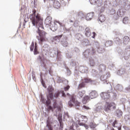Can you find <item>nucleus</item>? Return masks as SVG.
I'll use <instances>...</instances> for the list:
<instances>
[{"label": "nucleus", "mask_w": 130, "mask_h": 130, "mask_svg": "<svg viewBox=\"0 0 130 130\" xmlns=\"http://www.w3.org/2000/svg\"><path fill=\"white\" fill-rule=\"evenodd\" d=\"M32 14L29 16V19L33 25V26H37L38 27V31L39 36L37 37V39L40 41V44H42L43 42L46 41V33L45 31L42 30L43 27V18L41 17L39 13L36 14V10H34L32 11Z\"/></svg>", "instance_id": "nucleus-1"}, {"label": "nucleus", "mask_w": 130, "mask_h": 130, "mask_svg": "<svg viewBox=\"0 0 130 130\" xmlns=\"http://www.w3.org/2000/svg\"><path fill=\"white\" fill-rule=\"evenodd\" d=\"M111 130H115V129H114L113 128H112L111 129Z\"/></svg>", "instance_id": "nucleus-48"}, {"label": "nucleus", "mask_w": 130, "mask_h": 130, "mask_svg": "<svg viewBox=\"0 0 130 130\" xmlns=\"http://www.w3.org/2000/svg\"><path fill=\"white\" fill-rule=\"evenodd\" d=\"M70 129L75 130V129H74V127H73V126H70Z\"/></svg>", "instance_id": "nucleus-41"}, {"label": "nucleus", "mask_w": 130, "mask_h": 130, "mask_svg": "<svg viewBox=\"0 0 130 130\" xmlns=\"http://www.w3.org/2000/svg\"><path fill=\"white\" fill-rule=\"evenodd\" d=\"M70 87L69 85H68L67 87H64V91H69V89H70Z\"/></svg>", "instance_id": "nucleus-36"}, {"label": "nucleus", "mask_w": 130, "mask_h": 130, "mask_svg": "<svg viewBox=\"0 0 130 130\" xmlns=\"http://www.w3.org/2000/svg\"><path fill=\"white\" fill-rule=\"evenodd\" d=\"M74 21H73V20H71V19H69L68 20V22L69 23H73Z\"/></svg>", "instance_id": "nucleus-40"}, {"label": "nucleus", "mask_w": 130, "mask_h": 130, "mask_svg": "<svg viewBox=\"0 0 130 130\" xmlns=\"http://www.w3.org/2000/svg\"><path fill=\"white\" fill-rule=\"evenodd\" d=\"M85 93H86V91H85L84 90L79 91H78V92L77 93V97L79 99L82 98L83 96H84V95H85Z\"/></svg>", "instance_id": "nucleus-10"}, {"label": "nucleus", "mask_w": 130, "mask_h": 130, "mask_svg": "<svg viewBox=\"0 0 130 130\" xmlns=\"http://www.w3.org/2000/svg\"><path fill=\"white\" fill-rule=\"evenodd\" d=\"M127 116H128V115H126V117H127Z\"/></svg>", "instance_id": "nucleus-49"}, {"label": "nucleus", "mask_w": 130, "mask_h": 130, "mask_svg": "<svg viewBox=\"0 0 130 130\" xmlns=\"http://www.w3.org/2000/svg\"><path fill=\"white\" fill-rule=\"evenodd\" d=\"M47 111H48V112H49L50 110H52V107H51V106H47Z\"/></svg>", "instance_id": "nucleus-34"}, {"label": "nucleus", "mask_w": 130, "mask_h": 130, "mask_svg": "<svg viewBox=\"0 0 130 130\" xmlns=\"http://www.w3.org/2000/svg\"><path fill=\"white\" fill-rule=\"evenodd\" d=\"M91 81L90 78L88 77H85L83 79H82V82H84V84L85 83H90Z\"/></svg>", "instance_id": "nucleus-20"}, {"label": "nucleus", "mask_w": 130, "mask_h": 130, "mask_svg": "<svg viewBox=\"0 0 130 130\" xmlns=\"http://www.w3.org/2000/svg\"><path fill=\"white\" fill-rule=\"evenodd\" d=\"M51 22H52V17L51 16H48L45 20V24L48 26H50L52 31H56L57 30V26H56L55 22H54V26H51Z\"/></svg>", "instance_id": "nucleus-4"}, {"label": "nucleus", "mask_w": 130, "mask_h": 130, "mask_svg": "<svg viewBox=\"0 0 130 130\" xmlns=\"http://www.w3.org/2000/svg\"><path fill=\"white\" fill-rule=\"evenodd\" d=\"M92 34H93V36L92 37V38L96 37V33H95V32H92Z\"/></svg>", "instance_id": "nucleus-39"}, {"label": "nucleus", "mask_w": 130, "mask_h": 130, "mask_svg": "<svg viewBox=\"0 0 130 130\" xmlns=\"http://www.w3.org/2000/svg\"><path fill=\"white\" fill-rule=\"evenodd\" d=\"M89 2L91 5H96V0H89Z\"/></svg>", "instance_id": "nucleus-32"}, {"label": "nucleus", "mask_w": 130, "mask_h": 130, "mask_svg": "<svg viewBox=\"0 0 130 130\" xmlns=\"http://www.w3.org/2000/svg\"><path fill=\"white\" fill-rule=\"evenodd\" d=\"M85 86H86V84H85V83H84V82L82 81V82L79 84V85H78V89L80 90L81 89H82V88H85Z\"/></svg>", "instance_id": "nucleus-17"}, {"label": "nucleus", "mask_w": 130, "mask_h": 130, "mask_svg": "<svg viewBox=\"0 0 130 130\" xmlns=\"http://www.w3.org/2000/svg\"><path fill=\"white\" fill-rule=\"evenodd\" d=\"M89 99H90V98L89 97V96L88 95L85 96L82 100V102L84 104H86L87 103V101H88Z\"/></svg>", "instance_id": "nucleus-18"}, {"label": "nucleus", "mask_w": 130, "mask_h": 130, "mask_svg": "<svg viewBox=\"0 0 130 130\" xmlns=\"http://www.w3.org/2000/svg\"><path fill=\"white\" fill-rule=\"evenodd\" d=\"M95 50L94 49H92V50H91V55L95 54Z\"/></svg>", "instance_id": "nucleus-38"}, {"label": "nucleus", "mask_w": 130, "mask_h": 130, "mask_svg": "<svg viewBox=\"0 0 130 130\" xmlns=\"http://www.w3.org/2000/svg\"><path fill=\"white\" fill-rule=\"evenodd\" d=\"M123 24H127V23H128V17H125L123 19Z\"/></svg>", "instance_id": "nucleus-25"}, {"label": "nucleus", "mask_w": 130, "mask_h": 130, "mask_svg": "<svg viewBox=\"0 0 130 130\" xmlns=\"http://www.w3.org/2000/svg\"><path fill=\"white\" fill-rule=\"evenodd\" d=\"M34 52L35 55L39 54V52L37 50V43H35V49H34Z\"/></svg>", "instance_id": "nucleus-19"}, {"label": "nucleus", "mask_w": 130, "mask_h": 130, "mask_svg": "<svg viewBox=\"0 0 130 130\" xmlns=\"http://www.w3.org/2000/svg\"><path fill=\"white\" fill-rule=\"evenodd\" d=\"M118 130H121V127L118 128Z\"/></svg>", "instance_id": "nucleus-46"}, {"label": "nucleus", "mask_w": 130, "mask_h": 130, "mask_svg": "<svg viewBox=\"0 0 130 130\" xmlns=\"http://www.w3.org/2000/svg\"><path fill=\"white\" fill-rule=\"evenodd\" d=\"M61 37H62V35L55 36L53 38V39L54 40H59V39L61 38Z\"/></svg>", "instance_id": "nucleus-28"}, {"label": "nucleus", "mask_w": 130, "mask_h": 130, "mask_svg": "<svg viewBox=\"0 0 130 130\" xmlns=\"http://www.w3.org/2000/svg\"><path fill=\"white\" fill-rule=\"evenodd\" d=\"M85 123H84V125H83L85 126V127L86 128H88V125H86Z\"/></svg>", "instance_id": "nucleus-42"}, {"label": "nucleus", "mask_w": 130, "mask_h": 130, "mask_svg": "<svg viewBox=\"0 0 130 130\" xmlns=\"http://www.w3.org/2000/svg\"><path fill=\"white\" fill-rule=\"evenodd\" d=\"M53 108H58V106L57 105V103H56V101H54V103L53 104Z\"/></svg>", "instance_id": "nucleus-29"}, {"label": "nucleus", "mask_w": 130, "mask_h": 130, "mask_svg": "<svg viewBox=\"0 0 130 130\" xmlns=\"http://www.w3.org/2000/svg\"><path fill=\"white\" fill-rule=\"evenodd\" d=\"M95 111H97V112L99 111V108H96V109L95 110Z\"/></svg>", "instance_id": "nucleus-43"}, {"label": "nucleus", "mask_w": 130, "mask_h": 130, "mask_svg": "<svg viewBox=\"0 0 130 130\" xmlns=\"http://www.w3.org/2000/svg\"><path fill=\"white\" fill-rule=\"evenodd\" d=\"M58 119L59 120L60 125H61V123L62 122V120L61 118H58Z\"/></svg>", "instance_id": "nucleus-37"}, {"label": "nucleus", "mask_w": 130, "mask_h": 130, "mask_svg": "<svg viewBox=\"0 0 130 130\" xmlns=\"http://www.w3.org/2000/svg\"><path fill=\"white\" fill-rule=\"evenodd\" d=\"M85 31L86 36H87V37H90V36H91V30H90V28L89 27H86L85 29Z\"/></svg>", "instance_id": "nucleus-12"}, {"label": "nucleus", "mask_w": 130, "mask_h": 130, "mask_svg": "<svg viewBox=\"0 0 130 130\" xmlns=\"http://www.w3.org/2000/svg\"><path fill=\"white\" fill-rule=\"evenodd\" d=\"M53 7L55 9H59V8H60V3L58 1H55L54 2Z\"/></svg>", "instance_id": "nucleus-14"}, {"label": "nucleus", "mask_w": 130, "mask_h": 130, "mask_svg": "<svg viewBox=\"0 0 130 130\" xmlns=\"http://www.w3.org/2000/svg\"><path fill=\"white\" fill-rule=\"evenodd\" d=\"M44 1L45 2V0H44Z\"/></svg>", "instance_id": "nucleus-51"}, {"label": "nucleus", "mask_w": 130, "mask_h": 130, "mask_svg": "<svg viewBox=\"0 0 130 130\" xmlns=\"http://www.w3.org/2000/svg\"><path fill=\"white\" fill-rule=\"evenodd\" d=\"M96 5H97L98 7L101 6L102 5L103 0H96Z\"/></svg>", "instance_id": "nucleus-26"}, {"label": "nucleus", "mask_w": 130, "mask_h": 130, "mask_svg": "<svg viewBox=\"0 0 130 130\" xmlns=\"http://www.w3.org/2000/svg\"><path fill=\"white\" fill-rule=\"evenodd\" d=\"M51 103V102L50 101V99H48V100L46 102V104L47 106H50Z\"/></svg>", "instance_id": "nucleus-31"}, {"label": "nucleus", "mask_w": 130, "mask_h": 130, "mask_svg": "<svg viewBox=\"0 0 130 130\" xmlns=\"http://www.w3.org/2000/svg\"><path fill=\"white\" fill-rule=\"evenodd\" d=\"M30 51H33L34 49V42H32L31 43V44L30 46Z\"/></svg>", "instance_id": "nucleus-30"}, {"label": "nucleus", "mask_w": 130, "mask_h": 130, "mask_svg": "<svg viewBox=\"0 0 130 130\" xmlns=\"http://www.w3.org/2000/svg\"><path fill=\"white\" fill-rule=\"evenodd\" d=\"M83 108H84V109H86V110H89L91 109L89 107H87L86 106H85V105L83 106Z\"/></svg>", "instance_id": "nucleus-35"}, {"label": "nucleus", "mask_w": 130, "mask_h": 130, "mask_svg": "<svg viewBox=\"0 0 130 130\" xmlns=\"http://www.w3.org/2000/svg\"><path fill=\"white\" fill-rule=\"evenodd\" d=\"M60 93L62 94V96L63 97H66V93H64V91L63 90L61 91H57V92H55L54 96L55 97V98H58V97H59V94H60Z\"/></svg>", "instance_id": "nucleus-9"}, {"label": "nucleus", "mask_w": 130, "mask_h": 130, "mask_svg": "<svg viewBox=\"0 0 130 130\" xmlns=\"http://www.w3.org/2000/svg\"><path fill=\"white\" fill-rule=\"evenodd\" d=\"M99 70L101 71V72H102V71H105L106 70V66L105 64H101L99 66Z\"/></svg>", "instance_id": "nucleus-15"}, {"label": "nucleus", "mask_w": 130, "mask_h": 130, "mask_svg": "<svg viewBox=\"0 0 130 130\" xmlns=\"http://www.w3.org/2000/svg\"><path fill=\"white\" fill-rule=\"evenodd\" d=\"M67 95H70V94H69V93H67Z\"/></svg>", "instance_id": "nucleus-50"}, {"label": "nucleus", "mask_w": 130, "mask_h": 130, "mask_svg": "<svg viewBox=\"0 0 130 130\" xmlns=\"http://www.w3.org/2000/svg\"><path fill=\"white\" fill-rule=\"evenodd\" d=\"M68 105L70 107H72L74 105L75 106L76 108L77 109H80V106H81V103L78 102L76 100V99L74 98V96H71L70 101L68 103Z\"/></svg>", "instance_id": "nucleus-3"}, {"label": "nucleus", "mask_w": 130, "mask_h": 130, "mask_svg": "<svg viewBox=\"0 0 130 130\" xmlns=\"http://www.w3.org/2000/svg\"><path fill=\"white\" fill-rule=\"evenodd\" d=\"M90 53H91V50L87 49L83 52V55L85 57H88L90 55Z\"/></svg>", "instance_id": "nucleus-11"}, {"label": "nucleus", "mask_w": 130, "mask_h": 130, "mask_svg": "<svg viewBox=\"0 0 130 130\" xmlns=\"http://www.w3.org/2000/svg\"><path fill=\"white\" fill-rule=\"evenodd\" d=\"M99 48H100V46L99 45L98 46V49H99Z\"/></svg>", "instance_id": "nucleus-45"}, {"label": "nucleus", "mask_w": 130, "mask_h": 130, "mask_svg": "<svg viewBox=\"0 0 130 130\" xmlns=\"http://www.w3.org/2000/svg\"><path fill=\"white\" fill-rule=\"evenodd\" d=\"M94 17V13H87L85 16V19L87 21H90L92 20V18Z\"/></svg>", "instance_id": "nucleus-8"}, {"label": "nucleus", "mask_w": 130, "mask_h": 130, "mask_svg": "<svg viewBox=\"0 0 130 130\" xmlns=\"http://www.w3.org/2000/svg\"><path fill=\"white\" fill-rule=\"evenodd\" d=\"M47 89H48V93H53V91L54 90V89L51 86H49L48 87Z\"/></svg>", "instance_id": "nucleus-23"}, {"label": "nucleus", "mask_w": 130, "mask_h": 130, "mask_svg": "<svg viewBox=\"0 0 130 130\" xmlns=\"http://www.w3.org/2000/svg\"><path fill=\"white\" fill-rule=\"evenodd\" d=\"M116 112L118 117H120L121 116H122V111L120 110H117Z\"/></svg>", "instance_id": "nucleus-27"}, {"label": "nucleus", "mask_w": 130, "mask_h": 130, "mask_svg": "<svg viewBox=\"0 0 130 130\" xmlns=\"http://www.w3.org/2000/svg\"><path fill=\"white\" fill-rule=\"evenodd\" d=\"M106 47H109V46H111L112 45V41H108L105 43V44Z\"/></svg>", "instance_id": "nucleus-21"}, {"label": "nucleus", "mask_w": 130, "mask_h": 130, "mask_svg": "<svg viewBox=\"0 0 130 130\" xmlns=\"http://www.w3.org/2000/svg\"><path fill=\"white\" fill-rule=\"evenodd\" d=\"M57 55H58V50L57 51Z\"/></svg>", "instance_id": "nucleus-47"}, {"label": "nucleus", "mask_w": 130, "mask_h": 130, "mask_svg": "<svg viewBox=\"0 0 130 130\" xmlns=\"http://www.w3.org/2000/svg\"><path fill=\"white\" fill-rule=\"evenodd\" d=\"M101 97L105 101H108V100H110L111 96L110 95V92H102L101 93Z\"/></svg>", "instance_id": "nucleus-6"}, {"label": "nucleus", "mask_w": 130, "mask_h": 130, "mask_svg": "<svg viewBox=\"0 0 130 130\" xmlns=\"http://www.w3.org/2000/svg\"><path fill=\"white\" fill-rule=\"evenodd\" d=\"M129 42V38L128 37H125L124 38V43L126 44V43H128Z\"/></svg>", "instance_id": "nucleus-24"}, {"label": "nucleus", "mask_w": 130, "mask_h": 130, "mask_svg": "<svg viewBox=\"0 0 130 130\" xmlns=\"http://www.w3.org/2000/svg\"><path fill=\"white\" fill-rule=\"evenodd\" d=\"M39 59H41V61H47V60L45 58L42 59L41 56H40V55L39 56Z\"/></svg>", "instance_id": "nucleus-33"}, {"label": "nucleus", "mask_w": 130, "mask_h": 130, "mask_svg": "<svg viewBox=\"0 0 130 130\" xmlns=\"http://www.w3.org/2000/svg\"><path fill=\"white\" fill-rule=\"evenodd\" d=\"M58 24L60 25V26H62V23L59 22H58Z\"/></svg>", "instance_id": "nucleus-44"}, {"label": "nucleus", "mask_w": 130, "mask_h": 130, "mask_svg": "<svg viewBox=\"0 0 130 130\" xmlns=\"http://www.w3.org/2000/svg\"><path fill=\"white\" fill-rule=\"evenodd\" d=\"M47 99H53V92H48V94L47 95Z\"/></svg>", "instance_id": "nucleus-16"}, {"label": "nucleus", "mask_w": 130, "mask_h": 130, "mask_svg": "<svg viewBox=\"0 0 130 130\" xmlns=\"http://www.w3.org/2000/svg\"><path fill=\"white\" fill-rule=\"evenodd\" d=\"M61 44L64 47H68L69 46V43L67 41H62Z\"/></svg>", "instance_id": "nucleus-22"}, {"label": "nucleus", "mask_w": 130, "mask_h": 130, "mask_svg": "<svg viewBox=\"0 0 130 130\" xmlns=\"http://www.w3.org/2000/svg\"><path fill=\"white\" fill-rule=\"evenodd\" d=\"M106 20V17H105V16L104 15H100L98 18V21H100V22H101V23L104 22Z\"/></svg>", "instance_id": "nucleus-13"}, {"label": "nucleus", "mask_w": 130, "mask_h": 130, "mask_svg": "<svg viewBox=\"0 0 130 130\" xmlns=\"http://www.w3.org/2000/svg\"><path fill=\"white\" fill-rule=\"evenodd\" d=\"M114 109H116V105L115 103L109 102L106 103V104L104 107V111H106V112H109V111L114 110Z\"/></svg>", "instance_id": "nucleus-2"}, {"label": "nucleus", "mask_w": 130, "mask_h": 130, "mask_svg": "<svg viewBox=\"0 0 130 130\" xmlns=\"http://www.w3.org/2000/svg\"><path fill=\"white\" fill-rule=\"evenodd\" d=\"M80 116H81L82 119H85V120H82V121H83V122H81L80 120H79V117H80ZM75 119H76L77 121H79L78 124L79 125H85V123H86V122H87V121L88 120V118H87V116L84 115L81 116V114H77L76 115H75Z\"/></svg>", "instance_id": "nucleus-5"}, {"label": "nucleus", "mask_w": 130, "mask_h": 130, "mask_svg": "<svg viewBox=\"0 0 130 130\" xmlns=\"http://www.w3.org/2000/svg\"><path fill=\"white\" fill-rule=\"evenodd\" d=\"M98 96V93L95 90H92L89 93V97L91 99H94Z\"/></svg>", "instance_id": "nucleus-7"}]
</instances>
